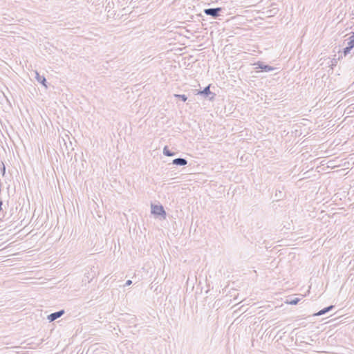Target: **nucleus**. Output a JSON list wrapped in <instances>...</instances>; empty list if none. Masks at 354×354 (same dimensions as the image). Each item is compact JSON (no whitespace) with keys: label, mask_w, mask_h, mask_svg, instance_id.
<instances>
[{"label":"nucleus","mask_w":354,"mask_h":354,"mask_svg":"<svg viewBox=\"0 0 354 354\" xmlns=\"http://www.w3.org/2000/svg\"><path fill=\"white\" fill-rule=\"evenodd\" d=\"M352 50V48H348V46H346L344 50H343V53H344V56H346L348 53H350L351 50Z\"/></svg>","instance_id":"12"},{"label":"nucleus","mask_w":354,"mask_h":354,"mask_svg":"<svg viewBox=\"0 0 354 354\" xmlns=\"http://www.w3.org/2000/svg\"><path fill=\"white\" fill-rule=\"evenodd\" d=\"M299 300L300 299L299 298H294L288 301V303L291 305H296L299 303Z\"/></svg>","instance_id":"11"},{"label":"nucleus","mask_w":354,"mask_h":354,"mask_svg":"<svg viewBox=\"0 0 354 354\" xmlns=\"http://www.w3.org/2000/svg\"><path fill=\"white\" fill-rule=\"evenodd\" d=\"M210 85L206 86L203 91H200L198 92V94L202 95L205 96V97H209V95H211V97H209L210 100H213L215 97V93H213L210 91Z\"/></svg>","instance_id":"4"},{"label":"nucleus","mask_w":354,"mask_h":354,"mask_svg":"<svg viewBox=\"0 0 354 354\" xmlns=\"http://www.w3.org/2000/svg\"><path fill=\"white\" fill-rule=\"evenodd\" d=\"M222 10V8H207L204 10V13L207 15L212 16L214 18H216L219 16Z\"/></svg>","instance_id":"1"},{"label":"nucleus","mask_w":354,"mask_h":354,"mask_svg":"<svg viewBox=\"0 0 354 354\" xmlns=\"http://www.w3.org/2000/svg\"><path fill=\"white\" fill-rule=\"evenodd\" d=\"M172 164L180 166H185L187 164V160L185 158H178L172 161Z\"/></svg>","instance_id":"6"},{"label":"nucleus","mask_w":354,"mask_h":354,"mask_svg":"<svg viewBox=\"0 0 354 354\" xmlns=\"http://www.w3.org/2000/svg\"><path fill=\"white\" fill-rule=\"evenodd\" d=\"M35 78L37 79V80L39 82H40L41 84L45 86V87H47V86L46 85V78L44 76L40 75L39 74V73L37 71H35Z\"/></svg>","instance_id":"7"},{"label":"nucleus","mask_w":354,"mask_h":354,"mask_svg":"<svg viewBox=\"0 0 354 354\" xmlns=\"http://www.w3.org/2000/svg\"><path fill=\"white\" fill-rule=\"evenodd\" d=\"M2 165H3V167L1 169V171L2 175L4 176L6 174V167L3 162H2Z\"/></svg>","instance_id":"14"},{"label":"nucleus","mask_w":354,"mask_h":354,"mask_svg":"<svg viewBox=\"0 0 354 354\" xmlns=\"http://www.w3.org/2000/svg\"><path fill=\"white\" fill-rule=\"evenodd\" d=\"M131 283H132L131 280H127L124 284V286H129L131 285Z\"/></svg>","instance_id":"15"},{"label":"nucleus","mask_w":354,"mask_h":354,"mask_svg":"<svg viewBox=\"0 0 354 354\" xmlns=\"http://www.w3.org/2000/svg\"><path fill=\"white\" fill-rule=\"evenodd\" d=\"M64 313L65 311L64 310L53 313L48 316V319L50 322H53L57 319L59 318L60 317H62L64 314Z\"/></svg>","instance_id":"5"},{"label":"nucleus","mask_w":354,"mask_h":354,"mask_svg":"<svg viewBox=\"0 0 354 354\" xmlns=\"http://www.w3.org/2000/svg\"><path fill=\"white\" fill-rule=\"evenodd\" d=\"M163 154L166 156H174L175 155L174 152H171L167 146H165L163 149Z\"/></svg>","instance_id":"9"},{"label":"nucleus","mask_w":354,"mask_h":354,"mask_svg":"<svg viewBox=\"0 0 354 354\" xmlns=\"http://www.w3.org/2000/svg\"><path fill=\"white\" fill-rule=\"evenodd\" d=\"M347 46L348 48L353 49L354 48V39H349V41L347 43Z\"/></svg>","instance_id":"13"},{"label":"nucleus","mask_w":354,"mask_h":354,"mask_svg":"<svg viewBox=\"0 0 354 354\" xmlns=\"http://www.w3.org/2000/svg\"><path fill=\"white\" fill-rule=\"evenodd\" d=\"M254 66H255L256 69H261L262 71H264V72H270V71H272L274 70V67L267 65V64H265L261 62H258L255 63Z\"/></svg>","instance_id":"3"},{"label":"nucleus","mask_w":354,"mask_h":354,"mask_svg":"<svg viewBox=\"0 0 354 354\" xmlns=\"http://www.w3.org/2000/svg\"><path fill=\"white\" fill-rule=\"evenodd\" d=\"M174 97L180 99L183 102H185L187 100V97L185 95L175 94Z\"/></svg>","instance_id":"10"},{"label":"nucleus","mask_w":354,"mask_h":354,"mask_svg":"<svg viewBox=\"0 0 354 354\" xmlns=\"http://www.w3.org/2000/svg\"><path fill=\"white\" fill-rule=\"evenodd\" d=\"M151 213L158 216L166 215V212L162 205H151Z\"/></svg>","instance_id":"2"},{"label":"nucleus","mask_w":354,"mask_h":354,"mask_svg":"<svg viewBox=\"0 0 354 354\" xmlns=\"http://www.w3.org/2000/svg\"><path fill=\"white\" fill-rule=\"evenodd\" d=\"M349 39H354V32L353 33V35L349 37Z\"/></svg>","instance_id":"16"},{"label":"nucleus","mask_w":354,"mask_h":354,"mask_svg":"<svg viewBox=\"0 0 354 354\" xmlns=\"http://www.w3.org/2000/svg\"><path fill=\"white\" fill-rule=\"evenodd\" d=\"M333 308H334V306H332V305L329 306L328 307H326V308L322 309L321 310H319L317 313L315 314V315L321 316L322 315H324L325 313L331 310Z\"/></svg>","instance_id":"8"}]
</instances>
